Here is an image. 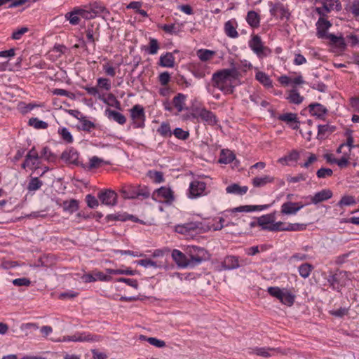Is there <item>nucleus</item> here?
I'll use <instances>...</instances> for the list:
<instances>
[{"label":"nucleus","mask_w":359,"mask_h":359,"mask_svg":"<svg viewBox=\"0 0 359 359\" xmlns=\"http://www.w3.org/2000/svg\"><path fill=\"white\" fill-rule=\"evenodd\" d=\"M240 75L234 68L218 70L212 75V86L224 94H232L235 87L239 84Z\"/></svg>","instance_id":"nucleus-1"},{"label":"nucleus","mask_w":359,"mask_h":359,"mask_svg":"<svg viewBox=\"0 0 359 359\" xmlns=\"http://www.w3.org/2000/svg\"><path fill=\"white\" fill-rule=\"evenodd\" d=\"M124 199H146L151 194L147 187L143 185L123 184L119 189Z\"/></svg>","instance_id":"nucleus-2"},{"label":"nucleus","mask_w":359,"mask_h":359,"mask_svg":"<svg viewBox=\"0 0 359 359\" xmlns=\"http://www.w3.org/2000/svg\"><path fill=\"white\" fill-rule=\"evenodd\" d=\"M187 95L179 93L171 101L168 99L163 101V107L165 111L173 113L175 115L179 114L180 112L187 109L186 102Z\"/></svg>","instance_id":"nucleus-3"},{"label":"nucleus","mask_w":359,"mask_h":359,"mask_svg":"<svg viewBox=\"0 0 359 359\" xmlns=\"http://www.w3.org/2000/svg\"><path fill=\"white\" fill-rule=\"evenodd\" d=\"M267 292L272 297L276 298L280 302L285 306H292L295 301L296 295L287 288L279 287H269Z\"/></svg>","instance_id":"nucleus-4"},{"label":"nucleus","mask_w":359,"mask_h":359,"mask_svg":"<svg viewBox=\"0 0 359 359\" xmlns=\"http://www.w3.org/2000/svg\"><path fill=\"white\" fill-rule=\"evenodd\" d=\"M248 46L259 59L266 57L272 53L269 47L264 45L261 37L258 34H252L251 35L250 39L248 41Z\"/></svg>","instance_id":"nucleus-5"},{"label":"nucleus","mask_w":359,"mask_h":359,"mask_svg":"<svg viewBox=\"0 0 359 359\" xmlns=\"http://www.w3.org/2000/svg\"><path fill=\"white\" fill-rule=\"evenodd\" d=\"M186 254L188 256L189 266H194L207 259V251L201 247L189 245L186 249Z\"/></svg>","instance_id":"nucleus-6"},{"label":"nucleus","mask_w":359,"mask_h":359,"mask_svg":"<svg viewBox=\"0 0 359 359\" xmlns=\"http://www.w3.org/2000/svg\"><path fill=\"white\" fill-rule=\"evenodd\" d=\"M350 276L351 274L346 271H338L329 275L327 282L333 290L339 292L350 280Z\"/></svg>","instance_id":"nucleus-7"},{"label":"nucleus","mask_w":359,"mask_h":359,"mask_svg":"<svg viewBox=\"0 0 359 359\" xmlns=\"http://www.w3.org/2000/svg\"><path fill=\"white\" fill-rule=\"evenodd\" d=\"M65 18L67 20H69L72 25H78L81 18L92 19L93 18V15L92 12L88 11V10L80 7H75L72 11L67 13Z\"/></svg>","instance_id":"nucleus-8"},{"label":"nucleus","mask_w":359,"mask_h":359,"mask_svg":"<svg viewBox=\"0 0 359 359\" xmlns=\"http://www.w3.org/2000/svg\"><path fill=\"white\" fill-rule=\"evenodd\" d=\"M151 198L155 201L168 205H171L175 200L174 191L167 187H161L156 189L151 194Z\"/></svg>","instance_id":"nucleus-9"},{"label":"nucleus","mask_w":359,"mask_h":359,"mask_svg":"<svg viewBox=\"0 0 359 359\" xmlns=\"http://www.w3.org/2000/svg\"><path fill=\"white\" fill-rule=\"evenodd\" d=\"M206 183L198 180H194L190 182L187 191L189 198L194 199L206 194Z\"/></svg>","instance_id":"nucleus-10"},{"label":"nucleus","mask_w":359,"mask_h":359,"mask_svg":"<svg viewBox=\"0 0 359 359\" xmlns=\"http://www.w3.org/2000/svg\"><path fill=\"white\" fill-rule=\"evenodd\" d=\"M268 5L270 8L269 12L271 16L279 18L280 20H288L290 16V13L287 6L280 2L273 3L269 1Z\"/></svg>","instance_id":"nucleus-11"},{"label":"nucleus","mask_w":359,"mask_h":359,"mask_svg":"<svg viewBox=\"0 0 359 359\" xmlns=\"http://www.w3.org/2000/svg\"><path fill=\"white\" fill-rule=\"evenodd\" d=\"M130 117L135 128H141L144 126L145 113L144 108L140 104H135L130 110Z\"/></svg>","instance_id":"nucleus-12"},{"label":"nucleus","mask_w":359,"mask_h":359,"mask_svg":"<svg viewBox=\"0 0 359 359\" xmlns=\"http://www.w3.org/2000/svg\"><path fill=\"white\" fill-rule=\"evenodd\" d=\"M326 15H320L316 25L318 39H326L330 33L327 30L332 27V24L325 18Z\"/></svg>","instance_id":"nucleus-13"},{"label":"nucleus","mask_w":359,"mask_h":359,"mask_svg":"<svg viewBox=\"0 0 359 359\" xmlns=\"http://www.w3.org/2000/svg\"><path fill=\"white\" fill-rule=\"evenodd\" d=\"M306 205L302 202L286 201L280 206V213L283 215H295Z\"/></svg>","instance_id":"nucleus-14"},{"label":"nucleus","mask_w":359,"mask_h":359,"mask_svg":"<svg viewBox=\"0 0 359 359\" xmlns=\"http://www.w3.org/2000/svg\"><path fill=\"white\" fill-rule=\"evenodd\" d=\"M100 339V337L97 335H93L87 332H77L72 336H65L63 337L64 341H81V342H92L97 341Z\"/></svg>","instance_id":"nucleus-15"},{"label":"nucleus","mask_w":359,"mask_h":359,"mask_svg":"<svg viewBox=\"0 0 359 359\" xmlns=\"http://www.w3.org/2000/svg\"><path fill=\"white\" fill-rule=\"evenodd\" d=\"M40 156L36 150L33 147L27 154L24 161V168L25 167L31 169H37L41 164Z\"/></svg>","instance_id":"nucleus-16"},{"label":"nucleus","mask_w":359,"mask_h":359,"mask_svg":"<svg viewBox=\"0 0 359 359\" xmlns=\"http://www.w3.org/2000/svg\"><path fill=\"white\" fill-rule=\"evenodd\" d=\"M97 197L102 204L108 206H114L117 203V194L110 189L99 192Z\"/></svg>","instance_id":"nucleus-17"},{"label":"nucleus","mask_w":359,"mask_h":359,"mask_svg":"<svg viewBox=\"0 0 359 359\" xmlns=\"http://www.w3.org/2000/svg\"><path fill=\"white\" fill-rule=\"evenodd\" d=\"M341 9V4L338 0H323V6L316 8V12L319 15H326L333 10Z\"/></svg>","instance_id":"nucleus-18"},{"label":"nucleus","mask_w":359,"mask_h":359,"mask_svg":"<svg viewBox=\"0 0 359 359\" xmlns=\"http://www.w3.org/2000/svg\"><path fill=\"white\" fill-rule=\"evenodd\" d=\"M276 212L274 211L257 217V226L261 227L262 230L270 231L271 225L276 220Z\"/></svg>","instance_id":"nucleus-19"},{"label":"nucleus","mask_w":359,"mask_h":359,"mask_svg":"<svg viewBox=\"0 0 359 359\" xmlns=\"http://www.w3.org/2000/svg\"><path fill=\"white\" fill-rule=\"evenodd\" d=\"M196 114L198 117L210 126H215L218 121L215 114L205 107L197 109Z\"/></svg>","instance_id":"nucleus-20"},{"label":"nucleus","mask_w":359,"mask_h":359,"mask_svg":"<svg viewBox=\"0 0 359 359\" xmlns=\"http://www.w3.org/2000/svg\"><path fill=\"white\" fill-rule=\"evenodd\" d=\"M332 191L330 189H323L319 192L316 193L313 196H309L306 198L310 199V202L306 205L313 203L318 204L319 203L325 201L332 197Z\"/></svg>","instance_id":"nucleus-21"},{"label":"nucleus","mask_w":359,"mask_h":359,"mask_svg":"<svg viewBox=\"0 0 359 359\" xmlns=\"http://www.w3.org/2000/svg\"><path fill=\"white\" fill-rule=\"evenodd\" d=\"M329 40V43L333 48L337 49V52H343L346 48L345 39L342 36H337L333 34H330L326 39Z\"/></svg>","instance_id":"nucleus-22"},{"label":"nucleus","mask_w":359,"mask_h":359,"mask_svg":"<svg viewBox=\"0 0 359 359\" xmlns=\"http://www.w3.org/2000/svg\"><path fill=\"white\" fill-rule=\"evenodd\" d=\"M269 204L266 205H245L234 208L229 211L231 212H250L254 211H262L269 208Z\"/></svg>","instance_id":"nucleus-23"},{"label":"nucleus","mask_w":359,"mask_h":359,"mask_svg":"<svg viewBox=\"0 0 359 359\" xmlns=\"http://www.w3.org/2000/svg\"><path fill=\"white\" fill-rule=\"evenodd\" d=\"M201 226V223L191 222L183 224H177L175 226L177 233L181 234H189L191 232L196 231Z\"/></svg>","instance_id":"nucleus-24"},{"label":"nucleus","mask_w":359,"mask_h":359,"mask_svg":"<svg viewBox=\"0 0 359 359\" xmlns=\"http://www.w3.org/2000/svg\"><path fill=\"white\" fill-rule=\"evenodd\" d=\"M277 352L276 348L269 347H254L248 348V353L250 355L255 354L264 358H269Z\"/></svg>","instance_id":"nucleus-25"},{"label":"nucleus","mask_w":359,"mask_h":359,"mask_svg":"<svg viewBox=\"0 0 359 359\" xmlns=\"http://www.w3.org/2000/svg\"><path fill=\"white\" fill-rule=\"evenodd\" d=\"M172 257L176 264L182 268L189 266L188 256L180 250L175 249L172 252Z\"/></svg>","instance_id":"nucleus-26"},{"label":"nucleus","mask_w":359,"mask_h":359,"mask_svg":"<svg viewBox=\"0 0 359 359\" xmlns=\"http://www.w3.org/2000/svg\"><path fill=\"white\" fill-rule=\"evenodd\" d=\"M238 23L236 19H231L224 23V29L226 36L230 38H238L239 34L236 30Z\"/></svg>","instance_id":"nucleus-27"},{"label":"nucleus","mask_w":359,"mask_h":359,"mask_svg":"<svg viewBox=\"0 0 359 359\" xmlns=\"http://www.w3.org/2000/svg\"><path fill=\"white\" fill-rule=\"evenodd\" d=\"M158 28L162 29L166 34L177 35L182 31L184 24L180 22H175L173 24L168 25H158Z\"/></svg>","instance_id":"nucleus-28"},{"label":"nucleus","mask_w":359,"mask_h":359,"mask_svg":"<svg viewBox=\"0 0 359 359\" xmlns=\"http://www.w3.org/2000/svg\"><path fill=\"white\" fill-rule=\"evenodd\" d=\"M79 154L76 149L70 148L62 154V159L69 163L79 165Z\"/></svg>","instance_id":"nucleus-29"},{"label":"nucleus","mask_w":359,"mask_h":359,"mask_svg":"<svg viewBox=\"0 0 359 359\" xmlns=\"http://www.w3.org/2000/svg\"><path fill=\"white\" fill-rule=\"evenodd\" d=\"M222 264L224 268L228 270L235 269L243 265V264L241 262V261L239 260L238 257L232 255L226 256L224 258Z\"/></svg>","instance_id":"nucleus-30"},{"label":"nucleus","mask_w":359,"mask_h":359,"mask_svg":"<svg viewBox=\"0 0 359 359\" xmlns=\"http://www.w3.org/2000/svg\"><path fill=\"white\" fill-rule=\"evenodd\" d=\"M309 111L311 115L318 118H323L324 116L327 113V109L320 103H313L309 106Z\"/></svg>","instance_id":"nucleus-31"},{"label":"nucleus","mask_w":359,"mask_h":359,"mask_svg":"<svg viewBox=\"0 0 359 359\" xmlns=\"http://www.w3.org/2000/svg\"><path fill=\"white\" fill-rule=\"evenodd\" d=\"M245 20L252 29H257L260 26L261 18L258 13L255 11L248 12Z\"/></svg>","instance_id":"nucleus-32"},{"label":"nucleus","mask_w":359,"mask_h":359,"mask_svg":"<svg viewBox=\"0 0 359 359\" xmlns=\"http://www.w3.org/2000/svg\"><path fill=\"white\" fill-rule=\"evenodd\" d=\"M255 79L259 81L265 88H269L273 87L272 80L270 76L265 72L259 71L257 68H255Z\"/></svg>","instance_id":"nucleus-33"},{"label":"nucleus","mask_w":359,"mask_h":359,"mask_svg":"<svg viewBox=\"0 0 359 359\" xmlns=\"http://www.w3.org/2000/svg\"><path fill=\"white\" fill-rule=\"evenodd\" d=\"M104 113L109 119L113 120L120 125H123L126 122V116L120 112L107 109Z\"/></svg>","instance_id":"nucleus-34"},{"label":"nucleus","mask_w":359,"mask_h":359,"mask_svg":"<svg viewBox=\"0 0 359 359\" xmlns=\"http://www.w3.org/2000/svg\"><path fill=\"white\" fill-rule=\"evenodd\" d=\"M159 65L163 67L172 68L175 66V57L172 53L162 54L159 59Z\"/></svg>","instance_id":"nucleus-35"},{"label":"nucleus","mask_w":359,"mask_h":359,"mask_svg":"<svg viewBox=\"0 0 359 359\" xmlns=\"http://www.w3.org/2000/svg\"><path fill=\"white\" fill-rule=\"evenodd\" d=\"M216 52L212 50L201 48L196 50V55L203 62L210 61L215 56Z\"/></svg>","instance_id":"nucleus-36"},{"label":"nucleus","mask_w":359,"mask_h":359,"mask_svg":"<svg viewBox=\"0 0 359 359\" xmlns=\"http://www.w3.org/2000/svg\"><path fill=\"white\" fill-rule=\"evenodd\" d=\"M98 99L107 105L115 107L117 109H121V108L120 101H118L116 96L112 93H109L107 97H104L103 95H99Z\"/></svg>","instance_id":"nucleus-37"},{"label":"nucleus","mask_w":359,"mask_h":359,"mask_svg":"<svg viewBox=\"0 0 359 359\" xmlns=\"http://www.w3.org/2000/svg\"><path fill=\"white\" fill-rule=\"evenodd\" d=\"M276 178L271 175H264L263 177H256L252 179V184L255 187H262L269 183L275 182Z\"/></svg>","instance_id":"nucleus-38"},{"label":"nucleus","mask_w":359,"mask_h":359,"mask_svg":"<svg viewBox=\"0 0 359 359\" xmlns=\"http://www.w3.org/2000/svg\"><path fill=\"white\" fill-rule=\"evenodd\" d=\"M248 187L247 186H240L238 184H232L226 188L228 194L243 196L247 193Z\"/></svg>","instance_id":"nucleus-39"},{"label":"nucleus","mask_w":359,"mask_h":359,"mask_svg":"<svg viewBox=\"0 0 359 359\" xmlns=\"http://www.w3.org/2000/svg\"><path fill=\"white\" fill-rule=\"evenodd\" d=\"M286 99L290 103L299 104L303 102L304 97L302 95H300L299 93L295 88H293L290 90H289Z\"/></svg>","instance_id":"nucleus-40"},{"label":"nucleus","mask_w":359,"mask_h":359,"mask_svg":"<svg viewBox=\"0 0 359 359\" xmlns=\"http://www.w3.org/2000/svg\"><path fill=\"white\" fill-rule=\"evenodd\" d=\"M335 130V127L326 124V125H319L318 130V139H325L330 134L333 133Z\"/></svg>","instance_id":"nucleus-41"},{"label":"nucleus","mask_w":359,"mask_h":359,"mask_svg":"<svg viewBox=\"0 0 359 359\" xmlns=\"http://www.w3.org/2000/svg\"><path fill=\"white\" fill-rule=\"evenodd\" d=\"M27 125L36 130H45L48 128V123L36 117L30 118Z\"/></svg>","instance_id":"nucleus-42"},{"label":"nucleus","mask_w":359,"mask_h":359,"mask_svg":"<svg viewBox=\"0 0 359 359\" xmlns=\"http://www.w3.org/2000/svg\"><path fill=\"white\" fill-rule=\"evenodd\" d=\"M57 133L61 140L66 144H72L74 142V137L70 131L65 127L58 128Z\"/></svg>","instance_id":"nucleus-43"},{"label":"nucleus","mask_w":359,"mask_h":359,"mask_svg":"<svg viewBox=\"0 0 359 359\" xmlns=\"http://www.w3.org/2000/svg\"><path fill=\"white\" fill-rule=\"evenodd\" d=\"M210 72V67L207 65H198L194 68L193 74L198 79H203Z\"/></svg>","instance_id":"nucleus-44"},{"label":"nucleus","mask_w":359,"mask_h":359,"mask_svg":"<svg viewBox=\"0 0 359 359\" xmlns=\"http://www.w3.org/2000/svg\"><path fill=\"white\" fill-rule=\"evenodd\" d=\"M235 158L234 154L230 150L223 149L221 151V154L219 158L220 163L229 164L231 163Z\"/></svg>","instance_id":"nucleus-45"},{"label":"nucleus","mask_w":359,"mask_h":359,"mask_svg":"<svg viewBox=\"0 0 359 359\" xmlns=\"http://www.w3.org/2000/svg\"><path fill=\"white\" fill-rule=\"evenodd\" d=\"M157 133L163 137H170L172 133L170 125L168 122H162L160 127L157 129Z\"/></svg>","instance_id":"nucleus-46"},{"label":"nucleus","mask_w":359,"mask_h":359,"mask_svg":"<svg viewBox=\"0 0 359 359\" xmlns=\"http://www.w3.org/2000/svg\"><path fill=\"white\" fill-rule=\"evenodd\" d=\"M160 48L159 43L154 38H149V45L145 48V50L150 55H156Z\"/></svg>","instance_id":"nucleus-47"},{"label":"nucleus","mask_w":359,"mask_h":359,"mask_svg":"<svg viewBox=\"0 0 359 359\" xmlns=\"http://www.w3.org/2000/svg\"><path fill=\"white\" fill-rule=\"evenodd\" d=\"M138 265L142 266L145 268H161L163 266V263L161 262H155L151 259H144L137 261Z\"/></svg>","instance_id":"nucleus-48"},{"label":"nucleus","mask_w":359,"mask_h":359,"mask_svg":"<svg viewBox=\"0 0 359 359\" xmlns=\"http://www.w3.org/2000/svg\"><path fill=\"white\" fill-rule=\"evenodd\" d=\"M88 11L92 12L93 18L97 14H104L109 13L106 7L101 3H94L91 5L90 10Z\"/></svg>","instance_id":"nucleus-49"},{"label":"nucleus","mask_w":359,"mask_h":359,"mask_svg":"<svg viewBox=\"0 0 359 359\" xmlns=\"http://www.w3.org/2000/svg\"><path fill=\"white\" fill-rule=\"evenodd\" d=\"M313 269V266L311 264H310L309 263H304V264H301L299 266L298 271L299 273V275L302 278H306L310 276Z\"/></svg>","instance_id":"nucleus-50"},{"label":"nucleus","mask_w":359,"mask_h":359,"mask_svg":"<svg viewBox=\"0 0 359 359\" xmlns=\"http://www.w3.org/2000/svg\"><path fill=\"white\" fill-rule=\"evenodd\" d=\"M42 185L43 182L40 180L37 177H32L28 183L27 189L29 191H35L39 190Z\"/></svg>","instance_id":"nucleus-51"},{"label":"nucleus","mask_w":359,"mask_h":359,"mask_svg":"<svg viewBox=\"0 0 359 359\" xmlns=\"http://www.w3.org/2000/svg\"><path fill=\"white\" fill-rule=\"evenodd\" d=\"M147 175L154 183L156 184L162 183L165 180L163 172L160 171L149 170Z\"/></svg>","instance_id":"nucleus-52"},{"label":"nucleus","mask_w":359,"mask_h":359,"mask_svg":"<svg viewBox=\"0 0 359 359\" xmlns=\"http://www.w3.org/2000/svg\"><path fill=\"white\" fill-rule=\"evenodd\" d=\"M224 219L222 217H215L212 220L210 229L213 231L221 230L224 226H228L227 224H224Z\"/></svg>","instance_id":"nucleus-53"},{"label":"nucleus","mask_w":359,"mask_h":359,"mask_svg":"<svg viewBox=\"0 0 359 359\" xmlns=\"http://www.w3.org/2000/svg\"><path fill=\"white\" fill-rule=\"evenodd\" d=\"M97 88L105 90L107 91L110 90L111 88V81L107 78H98L97 79Z\"/></svg>","instance_id":"nucleus-54"},{"label":"nucleus","mask_w":359,"mask_h":359,"mask_svg":"<svg viewBox=\"0 0 359 359\" xmlns=\"http://www.w3.org/2000/svg\"><path fill=\"white\" fill-rule=\"evenodd\" d=\"M355 203L356 201L354 196L346 195L341 197V200L338 202L337 205L340 208H343L344 206L353 205Z\"/></svg>","instance_id":"nucleus-55"},{"label":"nucleus","mask_w":359,"mask_h":359,"mask_svg":"<svg viewBox=\"0 0 359 359\" xmlns=\"http://www.w3.org/2000/svg\"><path fill=\"white\" fill-rule=\"evenodd\" d=\"M95 128V125L92 121L87 119L86 117H83L80 119L79 128L83 131L90 132L92 129Z\"/></svg>","instance_id":"nucleus-56"},{"label":"nucleus","mask_w":359,"mask_h":359,"mask_svg":"<svg viewBox=\"0 0 359 359\" xmlns=\"http://www.w3.org/2000/svg\"><path fill=\"white\" fill-rule=\"evenodd\" d=\"M288 223H285L283 222H273V224L271 225V228L270 229V231L271 232H278V231H288L287 229Z\"/></svg>","instance_id":"nucleus-57"},{"label":"nucleus","mask_w":359,"mask_h":359,"mask_svg":"<svg viewBox=\"0 0 359 359\" xmlns=\"http://www.w3.org/2000/svg\"><path fill=\"white\" fill-rule=\"evenodd\" d=\"M65 210L73 212L79 209V203L75 199H71L70 201H65L63 203Z\"/></svg>","instance_id":"nucleus-58"},{"label":"nucleus","mask_w":359,"mask_h":359,"mask_svg":"<svg viewBox=\"0 0 359 359\" xmlns=\"http://www.w3.org/2000/svg\"><path fill=\"white\" fill-rule=\"evenodd\" d=\"M38 326L34 323H26L24 324V332L26 336L33 337L35 336V332L38 330Z\"/></svg>","instance_id":"nucleus-59"},{"label":"nucleus","mask_w":359,"mask_h":359,"mask_svg":"<svg viewBox=\"0 0 359 359\" xmlns=\"http://www.w3.org/2000/svg\"><path fill=\"white\" fill-rule=\"evenodd\" d=\"M98 29H94L93 27H88V29L86 30V37L88 41V42L93 43L95 44V42L96 40H97L98 37V33H97Z\"/></svg>","instance_id":"nucleus-60"},{"label":"nucleus","mask_w":359,"mask_h":359,"mask_svg":"<svg viewBox=\"0 0 359 359\" xmlns=\"http://www.w3.org/2000/svg\"><path fill=\"white\" fill-rule=\"evenodd\" d=\"M102 69L105 74L109 76L114 77L116 76V69L113 66V64L111 61H107V62L104 63L102 65Z\"/></svg>","instance_id":"nucleus-61"},{"label":"nucleus","mask_w":359,"mask_h":359,"mask_svg":"<svg viewBox=\"0 0 359 359\" xmlns=\"http://www.w3.org/2000/svg\"><path fill=\"white\" fill-rule=\"evenodd\" d=\"M310 259H311V257L304 252H296L290 257V262L294 263L296 262L304 261Z\"/></svg>","instance_id":"nucleus-62"},{"label":"nucleus","mask_w":359,"mask_h":359,"mask_svg":"<svg viewBox=\"0 0 359 359\" xmlns=\"http://www.w3.org/2000/svg\"><path fill=\"white\" fill-rule=\"evenodd\" d=\"M172 133L179 140H186L189 137V131L184 130L181 128H176Z\"/></svg>","instance_id":"nucleus-63"},{"label":"nucleus","mask_w":359,"mask_h":359,"mask_svg":"<svg viewBox=\"0 0 359 359\" xmlns=\"http://www.w3.org/2000/svg\"><path fill=\"white\" fill-rule=\"evenodd\" d=\"M102 163H103V160L102 158H100L96 156H94L90 158L88 168L89 170L97 168L101 166Z\"/></svg>","instance_id":"nucleus-64"}]
</instances>
